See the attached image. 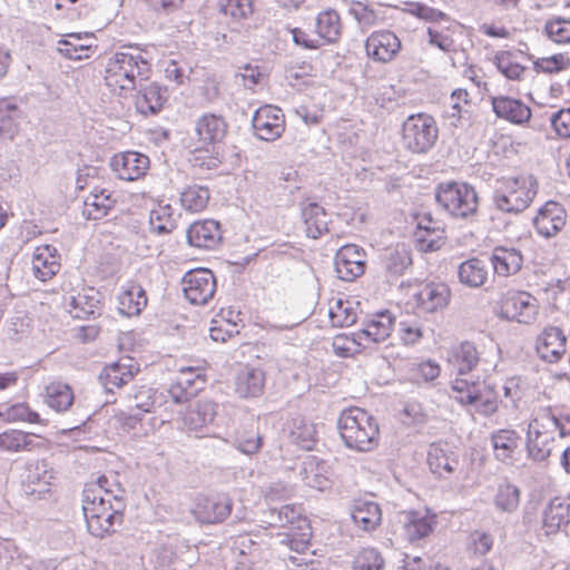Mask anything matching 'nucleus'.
<instances>
[{"mask_svg":"<svg viewBox=\"0 0 570 570\" xmlns=\"http://www.w3.org/2000/svg\"><path fill=\"white\" fill-rule=\"evenodd\" d=\"M444 226L426 214L417 222L414 233L415 240L420 250L429 253L440 249L445 243Z\"/></svg>","mask_w":570,"mask_h":570,"instance_id":"6ab92c4d","label":"nucleus"},{"mask_svg":"<svg viewBox=\"0 0 570 570\" xmlns=\"http://www.w3.org/2000/svg\"><path fill=\"white\" fill-rule=\"evenodd\" d=\"M520 503V490L511 483H502L499 485L494 497L495 508L502 512L511 513L515 511Z\"/></svg>","mask_w":570,"mask_h":570,"instance_id":"4d7b16f0","label":"nucleus"},{"mask_svg":"<svg viewBox=\"0 0 570 570\" xmlns=\"http://www.w3.org/2000/svg\"><path fill=\"white\" fill-rule=\"evenodd\" d=\"M436 203L455 218H470L478 212L479 197L473 186L466 183L446 181L438 186Z\"/></svg>","mask_w":570,"mask_h":570,"instance_id":"39448f33","label":"nucleus"},{"mask_svg":"<svg viewBox=\"0 0 570 570\" xmlns=\"http://www.w3.org/2000/svg\"><path fill=\"white\" fill-rule=\"evenodd\" d=\"M209 197L210 194L207 187L193 185L181 191L180 203L185 209L199 213L206 208Z\"/></svg>","mask_w":570,"mask_h":570,"instance_id":"603ef678","label":"nucleus"},{"mask_svg":"<svg viewBox=\"0 0 570 570\" xmlns=\"http://www.w3.org/2000/svg\"><path fill=\"white\" fill-rule=\"evenodd\" d=\"M367 57L379 62H390L401 50V40L390 30L372 32L365 41Z\"/></svg>","mask_w":570,"mask_h":570,"instance_id":"dca6fc26","label":"nucleus"},{"mask_svg":"<svg viewBox=\"0 0 570 570\" xmlns=\"http://www.w3.org/2000/svg\"><path fill=\"white\" fill-rule=\"evenodd\" d=\"M535 194L532 177H503L497 181L492 200L499 210L518 214L530 206Z\"/></svg>","mask_w":570,"mask_h":570,"instance_id":"20e7f679","label":"nucleus"},{"mask_svg":"<svg viewBox=\"0 0 570 570\" xmlns=\"http://www.w3.org/2000/svg\"><path fill=\"white\" fill-rule=\"evenodd\" d=\"M146 51L137 45H126L109 58L105 81L112 91L126 97L128 92L138 88L140 82L149 79L151 66Z\"/></svg>","mask_w":570,"mask_h":570,"instance_id":"f257e3e1","label":"nucleus"},{"mask_svg":"<svg viewBox=\"0 0 570 570\" xmlns=\"http://www.w3.org/2000/svg\"><path fill=\"white\" fill-rule=\"evenodd\" d=\"M265 386V373L261 368L245 367L235 380V392L239 397H257Z\"/></svg>","mask_w":570,"mask_h":570,"instance_id":"ea45409f","label":"nucleus"},{"mask_svg":"<svg viewBox=\"0 0 570 570\" xmlns=\"http://www.w3.org/2000/svg\"><path fill=\"white\" fill-rule=\"evenodd\" d=\"M523 255L520 249L508 246H495L490 262L498 276L508 277L520 272L523 265Z\"/></svg>","mask_w":570,"mask_h":570,"instance_id":"c85d7f7f","label":"nucleus"},{"mask_svg":"<svg viewBox=\"0 0 570 570\" xmlns=\"http://www.w3.org/2000/svg\"><path fill=\"white\" fill-rule=\"evenodd\" d=\"M136 96V109L141 115H157L167 101V89L157 82H140Z\"/></svg>","mask_w":570,"mask_h":570,"instance_id":"a878e982","label":"nucleus"},{"mask_svg":"<svg viewBox=\"0 0 570 570\" xmlns=\"http://www.w3.org/2000/svg\"><path fill=\"white\" fill-rule=\"evenodd\" d=\"M385 561L379 550L362 549L354 558L353 570H384Z\"/></svg>","mask_w":570,"mask_h":570,"instance_id":"680f3d73","label":"nucleus"},{"mask_svg":"<svg viewBox=\"0 0 570 570\" xmlns=\"http://www.w3.org/2000/svg\"><path fill=\"white\" fill-rule=\"evenodd\" d=\"M451 298V291L444 283H428L415 294L417 307L425 313H435L445 308Z\"/></svg>","mask_w":570,"mask_h":570,"instance_id":"393cba45","label":"nucleus"},{"mask_svg":"<svg viewBox=\"0 0 570 570\" xmlns=\"http://www.w3.org/2000/svg\"><path fill=\"white\" fill-rule=\"evenodd\" d=\"M347 12L362 29H370L384 20L381 7L368 1H352Z\"/></svg>","mask_w":570,"mask_h":570,"instance_id":"a18cd8bd","label":"nucleus"},{"mask_svg":"<svg viewBox=\"0 0 570 570\" xmlns=\"http://www.w3.org/2000/svg\"><path fill=\"white\" fill-rule=\"evenodd\" d=\"M492 108L499 118L513 124H524L531 118V109L520 99L507 96L493 97Z\"/></svg>","mask_w":570,"mask_h":570,"instance_id":"f704fd0d","label":"nucleus"},{"mask_svg":"<svg viewBox=\"0 0 570 570\" xmlns=\"http://www.w3.org/2000/svg\"><path fill=\"white\" fill-rule=\"evenodd\" d=\"M218 404L212 400H198L186 411L183 417L185 428L191 432H200L212 424L217 415Z\"/></svg>","mask_w":570,"mask_h":570,"instance_id":"7c9ffc66","label":"nucleus"},{"mask_svg":"<svg viewBox=\"0 0 570 570\" xmlns=\"http://www.w3.org/2000/svg\"><path fill=\"white\" fill-rule=\"evenodd\" d=\"M428 464L433 474L448 478L456 470L459 459L446 442H433L428 451Z\"/></svg>","mask_w":570,"mask_h":570,"instance_id":"b1692460","label":"nucleus"},{"mask_svg":"<svg viewBox=\"0 0 570 570\" xmlns=\"http://www.w3.org/2000/svg\"><path fill=\"white\" fill-rule=\"evenodd\" d=\"M252 127L258 139L274 141L278 139L285 130L284 115L282 110L275 106H263L254 112Z\"/></svg>","mask_w":570,"mask_h":570,"instance_id":"9b49d317","label":"nucleus"},{"mask_svg":"<svg viewBox=\"0 0 570 570\" xmlns=\"http://www.w3.org/2000/svg\"><path fill=\"white\" fill-rule=\"evenodd\" d=\"M334 265L340 279L353 282L365 272L366 253L358 245L346 244L336 252Z\"/></svg>","mask_w":570,"mask_h":570,"instance_id":"1a4fd4ad","label":"nucleus"},{"mask_svg":"<svg viewBox=\"0 0 570 570\" xmlns=\"http://www.w3.org/2000/svg\"><path fill=\"white\" fill-rule=\"evenodd\" d=\"M288 439L303 450L311 451L315 446V425L305 417L297 415L287 423Z\"/></svg>","mask_w":570,"mask_h":570,"instance_id":"37998d69","label":"nucleus"},{"mask_svg":"<svg viewBox=\"0 0 570 570\" xmlns=\"http://www.w3.org/2000/svg\"><path fill=\"white\" fill-rule=\"evenodd\" d=\"M569 67L570 55L568 52L540 58L533 62V68L537 72L553 73L568 69Z\"/></svg>","mask_w":570,"mask_h":570,"instance_id":"0e129e2a","label":"nucleus"},{"mask_svg":"<svg viewBox=\"0 0 570 570\" xmlns=\"http://www.w3.org/2000/svg\"><path fill=\"white\" fill-rule=\"evenodd\" d=\"M228 124L222 115L207 112L200 116L195 124V131L202 149L215 151L227 135Z\"/></svg>","mask_w":570,"mask_h":570,"instance_id":"ddd939ff","label":"nucleus"},{"mask_svg":"<svg viewBox=\"0 0 570 570\" xmlns=\"http://www.w3.org/2000/svg\"><path fill=\"white\" fill-rule=\"evenodd\" d=\"M553 436L549 431L548 424L540 420V414L530 422L527 432L528 455L537 462H542L551 454L550 443Z\"/></svg>","mask_w":570,"mask_h":570,"instance_id":"f3484780","label":"nucleus"},{"mask_svg":"<svg viewBox=\"0 0 570 570\" xmlns=\"http://www.w3.org/2000/svg\"><path fill=\"white\" fill-rule=\"evenodd\" d=\"M538 315V301L527 292L508 295L502 305L500 316L520 324H531Z\"/></svg>","mask_w":570,"mask_h":570,"instance_id":"9d476101","label":"nucleus"},{"mask_svg":"<svg viewBox=\"0 0 570 570\" xmlns=\"http://www.w3.org/2000/svg\"><path fill=\"white\" fill-rule=\"evenodd\" d=\"M69 306V313L76 318H96L102 314L104 295L94 287H89L77 296H71Z\"/></svg>","mask_w":570,"mask_h":570,"instance_id":"bb28decb","label":"nucleus"},{"mask_svg":"<svg viewBox=\"0 0 570 570\" xmlns=\"http://www.w3.org/2000/svg\"><path fill=\"white\" fill-rule=\"evenodd\" d=\"M108 511L95 517L98 519V525L101 523L100 529L88 530L89 533L96 538H105L114 533L116 527H120L124 522V512L126 509L125 498L115 497L112 503L108 505Z\"/></svg>","mask_w":570,"mask_h":570,"instance_id":"a19ab883","label":"nucleus"},{"mask_svg":"<svg viewBox=\"0 0 570 570\" xmlns=\"http://www.w3.org/2000/svg\"><path fill=\"white\" fill-rule=\"evenodd\" d=\"M315 26L318 36L328 43L336 42L341 37V19L335 10H326L318 13Z\"/></svg>","mask_w":570,"mask_h":570,"instance_id":"8fccbe9b","label":"nucleus"},{"mask_svg":"<svg viewBox=\"0 0 570 570\" xmlns=\"http://www.w3.org/2000/svg\"><path fill=\"white\" fill-rule=\"evenodd\" d=\"M351 518L360 529L373 531L381 524V508L373 501L355 500L351 508Z\"/></svg>","mask_w":570,"mask_h":570,"instance_id":"e433bc0d","label":"nucleus"},{"mask_svg":"<svg viewBox=\"0 0 570 570\" xmlns=\"http://www.w3.org/2000/svg\"><path fill=\"white\" fill-rule=\"evenodd\" d=\"M52 478V472L45 460L28 464L22 479L23 493L28 497L42 498L49 492Z\"/></svg>","mask_w":570,"mask_h":570,"instance_id":"5701e85b","label":"nucleus"},{"mask_svg":"<svg viewBox=\"0 0 570 570\" xmlns=\"http://www.w3.org/2000/svg\"><path fill=\"white\" fill-rule=\"evenodd\" d=\"M488 274L487 264L479 258L461 263L458 269L460 283L471 288L481 287L487 282Z\"/></svg>","mask_w":570,"mask_h":570,"instance_id":"49530a36","label":"nucleus"},{"mask_svg":"<svg viewBox=\"0 0 570 570\" xmlns=\"http://www.w3.org/2000/svg\"><path fill=\"white\" fill-rule=\"evenodd\" d=\"M232 444L246 455L256 454L263 445V435L254 429H242L235 432Z\"/></svg>","mask_w":570,"mask_h":570,"instance_id":"864d4df0","label":"nucleus"},{"mask_svg":"<svg viewBox=\"0 0 570 570\" xmlns=\"http://www.w3.org/2000/svg\"><path fill=\"white\" fill-rule=\"evenodd\" d=\"M550 122L559 137L570 138V107L552 114Z\"/></svg>","mask_w":570,"mask_h":570,"instance_id":"774afa93","label":"nucleus"},{"mask_svg":"<svg viewBox=\"0 0 570 570\" xmlns=\"http://www.w3.org/2000/svg\"><path fill=\"white\" fill-rule=\"evenodd\" d=\"M186 237L190 246L214 249L223 238L220 224L214 219L195 222L187 228Z\"/></svg>","mask_w":570,"mask_h":570,"instance_id":"4be33fe9","label":"nucleus"},{"mask_svg":"<svg viewBox=\"0 0 570 570\" xmlns=\"http://www.w3.org/2000/svg\"><path fill=\"white\" fill-rule=\"evenodd\" d=\"M337 429L346 448L357 452H368L379 444L376 419L360 407H350L340 414Z\"/></svg>","mask_w":570,"mask_h":570,"instance_id":"f03ea898","label":"nucleus"},{"mask_svg":"<svg viewBox=\"0 0 570 570\" xmlns=\"http://www.w3.org/2000/svg\"><path fill=\"white\" fill-rule=\"evenodd\" d=\"M205 375L193 367L183 368L175 384L168 390V394L177 404L188 402L198 392L205 389Z\"/></svg>","mask_w":570,"mask_h":570,"instance_id":"a211bd4d","label":"nucleus"},{"mask_svg":"<svg viewBox=\"0 0 570 570\" xmlns=\"http://www.w3.org/2000/svg\"><path fill=\"white\" fill-rule=\"evenodd\" d=\"M299 475L304 483L309 488L324 491L330 487V480L318 472L315 459L308 458V460L303 462Z\"/></svg>","mask_w":570,"mask_h":570,"instance_id":"052dcab7","label":"nucleus"},{"mask_svg":"<svg viewBox=\"0 0 570 570\" xmlns=\"http://www.w3.org/2000/svg\"><path fill=\"white\" fill-rule=\"evenodd\" d=\"M395 318L390 311H381L372 316H366L362 322L363 327L352 334V342L363 348L371 343L384 342L392 332Z\"/></svg>","mask_w":570,"mask_h":570,"instance_id":"0eeeda50","label":"nucleus"},{"mask_svg":"<svg viewBox=\"0 0 570 570\" xmlns=\"http://www.w3.org/2000/svg\"><path fill=\"white\" fill-rule=\"evenodd\" d=\"M494 63L498 70L510 80H521L528 68L515 60L512 51H498L494 56Z\"/></svg>","mask_w":570,"mask_h":570,"instance_id":"6e6d98bb","label":"nucleus"},{"mask_svg":"<svg viewBox=\"0 0 570 570\" xmlns=\"http://www.w3.org/2000/svg\"><path fill=\"white\" fill-rule=\"evenodd\" d=\"M433 525V517L419 511H402L397 514L395 533L409 542H415L428 537Z\"/></svg>","mask_w":570,"mask_h":570,"instance_id":"4468645a","label":"nucleus"},{"mask_svg":"<svg viewBox=\"0 0 570 570\" xmlns=\"http://www.w3.org/2000/svg\"><path fill=\"white\" fill-rule=\"evenodd\" d=\"M520 442V435L511 429H501L491 434V443L495 458L509 463L512 461Z\"/></svg>","mask_w":570,"mask_h":570,"instance_id":"c03bdc74","label":"nucleus"},{"mask_svg":"<svg viewBox=\"0 0 570 570\" xmlns=\"http://www.w3.org/2000/svg\"><path fill=\"white\" fill-rule=\"evenodd\" d=\"M566 224L563 208L556 202H548L534 219L537 232L546 237L557 235Z\"/></svg>","mask_w":570,"mask_h":570,"instance_id":"72a5a7b5","label":"nucleus"},{"mask_svg":"<svg viewBox=\"0 0 570 570\" xmlns=\"http://www.w3.org/2000/svg\"><path fill=\"white\" fill-rule=\"evenodd\" d=\"M157 401V392L151 387L141 386L134 394L132 407L140 413H150L155 411V404Z\"/></svg>","mask_w":570,"mask_h":570,"instance_id":"338daca9","label":"nucleus"},{"mask_svg":"<svg viewBox=\"0 0 570 570\" xmlns=\"http://www.w3.org/2000/svg\"><path fill=\"white\" fill-rule=\"evenodd\" d=\"M19 108L7 100L0 101V137L12 139L18 130Z\"/></svg>","mask_w":570,"mask_h":570,"instance_id":"13d9d810","label":"nucleus"},{"mask_svg":"<svg viewBox=\"0 0 570 570\" xmlns=\"http://www.w3.org/2000/svg\"><path fill=\"white\" fill-rule=\"evenodd\" d=\"M570 521V498L556 497L542 512V528L547 535L556 533Z\"/></svg>","mask_w":570,"mask_h":570,"instance_id":"c756f323","label":"nucleus"},{"mask_svg":"<svg viewBox=\"0 0 570 570\" xmlns=\"http://www.w3.org/2000/svg\"><path fill=\"white\" fill-rule=\"evenodd\" d=\"M117 299L119 313L128 317L139 315L148 302L146 291L136 282L124 285Z\"/></svg>","mask_w":570,"mask_h":570,"instance_id":"473e14b6","label":"nucleus"},{"mask_svg":"<svg viewBox=\"0 0 570 570\" xmlns=\"http://www.w3.org/2000/svg\"><path fill=\"white\" fill-rule=\"evenodd\" d=\"M548 37L557 43L570 42V20L557 18L546 24Z\"/></svg>","mask_w":570,"mask_h":570,"instance_id":"69168bd1","label":"nucleus"},{"mask_svg":"<svg viewBox=\"0 0 570 570\" xmlns=\"http://www.w3.org/2000/svg\"><path fill=\"white\" fill-rule=\"evenodd\" d=\"M185 297L194 305H205L216 292V278L207 268L191 269L183 277Z\"/></svg>","mask_w":570,"mask_h":570,"instance_id":"6e6552de","label":"nucleus"},{"mask_svg":"<svg viewBox=\"0 0 570 570\" xmlns=\"http://www.w3.org/2000/svg\"><path fill=\"white\" fill-rule=\"evenodd\" d=\"M73 400L72 389L67 383L55 381L46 386V403L57 412L67 411Z\"/></svg>","mask_w":570,"mask_h":570,"instance_id":"09e8293b","label":"nucleus"},{"mask_svg":"<svg viewBox=\"0 0 570 570\" xmlns=\"http://www.w3.org/2000/svg\"><path fill=\"white\" fill-rule=\"evenodd\" d=\"M219 12L234 20L246 19L253 12L252 0H219Z\"/></svg>","mask_w":570,"mask_h":570,"instance_id":"e2e57ef3","label":"nucleus"},{"mask_svg":"<svg viewBox=\"0 0 570 570\" xmlns=\"http://www.w3.org/2000/svg\"><path fill=\"white\" fill-rule=\"evenodd\" d=\"M439 137L435 119L428 114L410 115L402 125V142L412 154H428Z\"/></svg>","mask_w":570,"mask_h":570,"instance_id":"423d86ee","label":"nucleus"},{"mask_svg":"<svg viewBox=\"0 0 570 570\" xmlns=\"http://www.w3.org/2000/svg\"><path fill=\"white\" fill-rule=\"evenodd\" d=\"M480 361V352L475 343L471 341L461 342L450 351L449 362L461 376L475 370Z\"/></svg>","mask_w":570,"mask_h":570,"instance_id":"c9c22d12","label":"nucleus"},{"mask_svg":"<svg viewBox=\"0 0 570 570\" xmlns=\"http://www.w3.org/2000/svg\"><path fill=\"white\" fill-rule=\"evenodd\" d=\"M328 315L334 326L347 327L357 322V314L350 301L337 299L330 307Z\"/></svg>","mask_w":570,"mask_h":570,"instance_id":"bf43d9fd","label":"nucleus"},{"mask_svg":"<svg viewBox=\"0 0 570 570\" xmlns=\"http://www.w3.org/2000/svg\"><path fill=\"white\" fill-rule=\"evenodd\" d=\"M116 200L107 189H100L99 194L90 193L83 202V215L87 219H101L114 208Z\"/></svg>","mask_w":570,"mask_h":570,"instance_id":"de8ad7c7","label":"nucleus"},{"mask_svg":"<svg viewBox=\"0 0 570 570\" xmlns=\"http://www.w3.org/2000/svg\"><path fill=\"white\" fill-rule=\"evenodd\" d=\"M380 261L389 283L397 281L412 265L411 252L405 244L384 249Z\"/></svg>","mask_w":570,"mask_h":570,"instance_id":"412c9836","label":"nucleus"},{"mask_svg":"<svg viewBox=\"0 0 570 570\" xmlns=\"http://www.w3.org/2000/svg\"><path fill=\"white\" fill-rule=\"evenodd\" d=\"M540 420L544 421L553 431L559 432L560 438L570 436V410L552 409L550 406L542 409Z\"/></svg>","mask_w":570,"mask_h":570,"instance_id":"5fc2aeb1","label":"nucleus"},{"mask_svg":"<svg viewBox=\"0 0 570 570\" xmlns=\"http://www.w3.org/2000/svg\"><path fill=\"white\" fill-rule=\"evenodd\" d=\"M497 384L490 379L468 380L456 377L451 382L452 397L462 406H475L476 411L490 416L498 411L499 393Z\"/></svg>","mask_w":570,"mask_h":570,"instance_id":"7ed1b4c3","label":"nucleus"},{"mask_svg":"<svg viewBox=\"0 0 570 570\" xmlns=\"http://www.w3.org/2000/svg\"><path fill=\"white\" fill-rule=\"evenodd\" d=\"M302 217L308 237L317 239L328 233V214L317 203H307L302 206Z\"/></svg>","mask_w":570,"mask_h":570,"instance_id":"79ce46f5","label":"nucleus"},{"mask_svg":"<svg viewBox=\"0 0 570 570\" xmlns=\"http://www.w3.org/2000/svg\"><path fill=\"white\" fill-rule=\"evenodd\" d=\"M233 501L226 494L212 497H198L191 510L194 517L200 523H219L229 517Z\"/></svg>","mask_w":570,"mask_h":570,"instance_id":"f8f14e48","label":"nucleus"},{"mask_svg":"<svg viewBox=\"0 0 570 570\" xmlns=\"http://www.w3.org/2000/svg\"><path fill=\"white\" fill-rule=\"evenodd\" d=\"M100 493L102 491L98 488L82 491V511L88 530L100 529L101 523L98 525L99 520L95 517L107 512L109 510L108 505L112 503V499L100 497Z\"/></svg>","mask_w":570,"mask_h":570,"instance_id":"58836bf2","label":"nucleus"},{"mask_svg":"<svg viewBox=\"0 0 570 570\" xmlns=\"http://www.w3.org/2000/svg\"><path fill=\"white\" fill-rule=\"evenodd\" d=\"M150 232L164 236L170 234L177 227L170 205L158 206L149 215Z\"/></svg>","mask_w":570,"mask_h":570,"instance_id":"3c124183","label":"nucleus"},{"mask_svg":"<svg viewBox=\"0 0 570 570\" xmlns=\"http://www.w3.org/2000/svg\"><path fill=\"white\" fill-rule=\"evenodd\" d=\"M45 448V440L33 433L21 430H8L0 433V450L4 452H32Z\"/></svg>","mask_w":570,"mask_h":570,"instance_id":"2f4dec72","label":"nucleus"},{"mask_svg":"<svg viewBox=\"0 0 570 570\" xmlns=\"http://www.w3.org/2000/svg\"><path fill=\"white\" fill-rule=\"evenodd\" d=\"M131 362V360H128ZM134 365L131 363L116 362L104 367L99 374V382L108 393H115L116 389L128 384L134 379Z\"/></svg>","mask_w":570,"mask_h":570,"instance_id":"4c0bfd02","label":"nucleus"},{"mask_svg":"<svg viewBox=\"0 0 570 570\" xmlns=\"http://www.w3.org/2000/svg\"><path fill=\"white\" fill-rule=\"evenodd\" d=\"M567 336L558 326H547L537 338V352L541 360L556 363L566 353Z\"/></svg>","mask_w":570,"mask_h":570,"instance_id":"aec40b11","label":"nucleus"},{"mask_svg":"<svg viewBox=\"0 0 570 570\" xmlns=\"http://www.w3.org/2000/svg\"><path fill=\"white\" fill-rule=\"evenodd\" d=\"M149 166L148 156L131 150L117 154L110 160V167L117 177L126 181H134L144 177Z\"/></svg>","mask_w":570,"mask_h":570,"instance_id":"2eb2a0df","label":"nucleus"},{"mask_svg":"<svg viewBox=\"0 0 570 570\" xmlns=\"http://www.w3.org/2000/svg\"><path fill=\"white\" fill-rule=\"evenodd\" d=\"M58 249L49 244L38 246L32 256V271L36 278L46 282L60 269Z\"/></svg>","mask_w":570,"mask_h":570,"instance_id":"cd10ccee","label":"nucleus"}]
</instances>
